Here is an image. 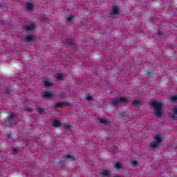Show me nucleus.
I'll return each mask as SVG.
<instances>
[{
    "instance_id": "nucleus-18",
    "label": "nucleus",
    "mask_w": 177,
    "mask_h": 177,
    "mask_svg": "<svg viewBox=\"0 0 177 177\" xmlns=\"http://www.w3.org/2000/svg\"><path fill=\"white\" fill-rule=\"evenodd\" d=\"M5 93L6 95H10L12 93V90H10V88L9 86H6L5 88Z\"/></svg>"
},
{
    "instance_id": "nucleus-14",
    "label": "nucleus",
    "mask_w": 177,
    "mask_h": 177,
    "mask_svg": "<svg viewBox=\"0 0 177 177\" xmlns=\"http://www.w3.org/2000/svg\"><path fill=\"white\" fill-rule=\"evenodd\" d=\"M43 85L46 88H49L50 86H52L53 84L50 82H44Z\"/></svg>"
},
{
    "instance_id": "nucleus-29",
    "label": "nucleus",
    "mask_w": 177,
    "mask_h": 177,
    "mask_svg": "<svg viewBox=\"0 0 177 177\" xmlns=\"http://www.w3.org/2000/svg\"><path fill=\"white\" fill-rule=\"evenodd\" d=\"M169 48L170 49H174V48H175V44H170Z\"/></svg>"
},
{
    "instance_id": "nucleus-10",
    "label": "nucleus",
    "mask_w": 177,
    "mask_h": 177,
    "mask_svg": "<svg viewBox=\"0 0 177 177\" xmlns=\"http://www.w3.org/2000/svg\"><path fill=\"white\" fill-rule=\"evenodd\" d=\"M64 158L65 160H70V161H74V160H75V158H74V156L73 155H70V154H68V155H65L64 156Z\"/></svg>"
},
{
    "instance_id": "nucleus-37",
    "label": "nucleus",
    "mask_w": 177,
    "mask_h": 177,
    "mask_svg": "<svg viewBox=\"0 0 177 177\" xmlns=\"http://www.w3.org/2000/svg\"><path fill=\"white\" fill-rule=\"evenodd\" d=\"M14 151H17V149H14Z\"/></svg>"
},
{
    "instance_id": "nucleus-6",
    "label": "nucleus",
    "mask_w": 177,
    "mask_h": 177,
    "mask_svg": "<svg viewBox=\"0 0 177 177\" xmlns=\"http://www.w3.org/2000/svg\"><path fill=\"white\" fill-rule=\"evenodd\" d=\"M118 13H120V8L115 6H113L112 10H111V15L115 16V15H118Z\"/></svg>"
},
{
    "instance_id": "nucleus-11",
    "label": "nucleus",
    "mask_w": 177,
    "mask_h": 177,
    "mask_svg": "<svg viewBox=\"0 0 177 177\" xmlns=\"http://www.w3.org/2000/svg\"><path fill=\"white\" fill-rule=\"evenodd\" d=\"M25 28L27 31H30L31 30L35 29V26H34V24L26 25Z\"/></svg>"
},
{
    "instance_id": "nucleus-23",
    "label": "nucleus",
    "mask_w": 177,
    "mask_h": 177,
    "mask_svg": "<svg viewBox=\"0 0 177 177\" xmlns=\"http://www.w3.org/2000/svg\"><path fill=\"white\" fill-rule=\"evenodd\" d=\"M114 167L116 168V169H120V168H121V163L120 162H117Z\"/></svg>"
},
{
    "instance_id": "nucleus-26",
    "label": "nucleus",
    "mask_w": 177,
    "mask_h": 177,
    "mask_svg": "<svg viewBox=\"0 0 177 177\" xmlns=\"http://www.w3.org/2000/svg\"><path fill=\"white\" fill-rule=\"evenodd\" d=\"M73 15H70L68 17L67 20L68 21H73Z\"/></svg>"
},
{
    "instance_id": "nucleus-9",
    "label": "nucleus",
    "mask_w": 177,
    "mask_h": 177,
    "mask_svg": "<svg viewBox=\"0 0 177 177\" xmlns=\"http://www.w3.org/2000/svg\"><path fill=\"white\" fill-rule=\"evenodd\" d=\"M133 104L136 107H139V106H140L142 105V101H140L138 100H134L133 101Z\"/></svg>"
},
{
    "instance_id": "nucleus-8",
    "label": "nucleus",
    "mask_w": 177,
    "mask_h": 177,
    "mask_svg": "<svg viewBox=\"0 0 177 177\" xmlns=\"http://www.w3.org/2000/svg\"><path fill=\"white\" fill-rule=\"evenodd\" d=\"M170 118H172L173 120L177 119V106L173 107V114L170 115Z\"/></svg>"
},
{
    "instance_id": "nucleus-20",
    "label": "nucleus",
    "mask_w": 177,
    "mask_h": 177,
    "mask_svg": "<svg viewBox=\"0 0 177 177\" xmlns=\"http://www.w3.org/2000/svg\"><path fill=\"white\" fill-rule=\"evenodd\" d=\"M59 95L61 99H66V97H67V94H66L64 92H60Z\"/></svg>"
},
{
    "instance_id": "nucleus-28",
    "label": "nucleus",
    "mask_w": 177,
    "mask_h": 177,
    "mask_svg": "<svg viewBox=\"0 0 177 177\" xmlns=\"http://www.w3.org/2000/svg\"><path fill=\"white\" fill-rule=\"evenodd\" d=\"M151 75H153V73H150V72H147V77H151Z\"/></svg>"
},
{
    "instance_id": "nucleus-15",
    "label": "nucleus",
    "mask_w": 177,
    "mask_h": 177,
    "mask_svg": "<svg viewBox=\"0 0 177 177\" xmlns=\"http://www.w3.org/2000/svg\"><path fill=\"white\" fill-rule=\"evenodd\" d=\"M34 41V38L31 36H29L24 39L25 42H32Z\"/></svg>"
},
{
    "instance_id": "nucleus-13",
    "label": "nucleus",
    "mask_w": 177,
    "mask_h": 177,
    "mask_svg": "<svg viewBox=\"0 0 177 177\" xmlns=\"http://www.w3.org/2000/svg\"><path fill=\"white\" fill-rule=\"evenodd\" d=\"M66 44L69 45V48H73V46H74V41H73L71 39H67Z\"/></svg>"
},
{
    "instance_id": "nucleus-12",
    "label": "nucleus",
    "mask_w": 177,
    "mask_h": 177,
    "mask_svg": "<svg viewBox=\"0 0 177 177\" xmlns=\"http://www.w3.org/2000/svg\"><path fill=\"white\" fill-rule=\"evenodd\" d=\"M109 175H110V171H109L108 170H103L102 172L101 173V176L102 177L109 176Z\"/></svg>"
},
{
    "instance_id": "nucleus-2",
    "label": "nucleus",
    "mask_w": 177,
    "mask_h": 177,
    "mask_svg": "<svg viewBox=\"0 0 177 177\" xmlns=\"http://www.w3.org/2000/svg\"><path fill=\"white\" fill-rule=\"evenodd\" d=\"M161 142H162V137L161 135L157 134L155 136L153 141L150 144V147L151 149H157L160 146Z\"/></svg>"
},
{
    "instance_id": "nucleus-30",
    "label": "nucleus",
    "mask_w": 177,
    "mask_h": 177,
    "mask_svg": "<svg viewBox=\"0 0 177 177\" xmlns=\"http://www.w3.org/2000/svg\"><path fill=\"white\" fill-rule=\"evenodd\" d=\"M6 137L8 138H12V134L8 133V134H6Z\"/></svg>"
},
{
    "instance_id": "nucleus-27",
    "label": "nucleus",
    "mask_w": 177,
    "mask_h": 177,
    "mask_svg": "<svg viewBox=\"0 0 177 177\" xmlns=\"http://www.w3.org/2000/svg\"><path fill=\"white\" fill-rule=\"evenodd\" d=\"M86 99V100H92L93 98L91 95H87Z\"/></svg>"
},
{
    "instance_id": "nucleus-5",
    "label": "nucleus",
    "mask_w": 177,
    "mask_h": 177,
    "mask_svg": "<svg viewBox=\"0 0 177 177\" xmlns=\"http://www.w3.org/2000/svg\"><path fill=\"white\" fill-rule=\"evenodd\" d=\"M41 97L43 99H52V97H53V94L50 91H45L41 93Z\"/></svg>"
},
{
    "instance_id": "nucleus-31",
    "label": "nucleus",
    "mask_w": 177,
    "mask_h": 177,
    "mask_svg": "<svg viewBox=\"0 0 177 177\" xmlns=\"http://www.w3.org/2000/svg\"><path fill=\"white\" fill-rule=\"evenodd\" d=\"M26 111H29L30 113H31V111H32V109L30 108H27Z\"/></svg>"
},
{
    "instance_id": "nucleus-32",
    "label": "nucleus",
    "mask_w": 177,
    "mask_h": 177,
    "mask_svg": "<svg viewBox=\"0 0 177 177\" xmlns=\"http://www.w3.org/2000/svg\"><path fill=\"white\" fill-rule=\"evenodd\" d=\"M158 35H162V32H161V30H158Z\"/></svg>"
},
{
    "instance_id": "nucleus-7",
    "label": "nucleus",
    "mask_w": 177,
    "mask_h": 177,
    "mask_svg": "<svg viewBox=\"0 0 177 177\" xmlns=\"http://www.w3.org/2000/svg\"><path fill=\"white\" fill-rule=\"evenodd\" d=\"M68 106H70V104L67 102H61L55 104V109H59V107H68Z\"/></svg>"
},
{
    "instance_id": "nucleus-1",
    "label": "nucleus",
    "mask_w": 177,
    "mask_h": 177,
    "mask_svg": "<svg viewBox=\"0 0 177 177\" xmlns=\"http://www.w3.org/2000/svg\"><path fill=\"white\" fill-rule=\"evenodd\" d=\"M154 109V114L156 117H162V104L158 102L153 101L151 103Z\"/></svg>"
},
{
    "instance_id": "nucleus-24",
    "label": "nucleus",
    "mask_w": 177,
    "mask_h": 177,
    "mask_svg": "<svg viewBox=\"0 0 177 177\" xmlns=\"http://www.w3.org/2000/svg\"><path fill=\"white\" fill-rule=\"evenodd\" d=\"M57 80H63V75H62V74H60V73H57Z\"/></svg>"
},
{
    "instance_id": "nucleus-21",
    "label": "nucleus",
    "mask_w": 177,
    "mask_h": 177,
    "mask_svg": "<svg viewBox=\"0 0 177 177\" xmlns=\"http://www.w3.org/2000/svg\"><path fill=\"white\" fill-rule=\"evenodd\" d=\"M171 102H177V95H173L170 97Z\"/></svg>"
},
{
    "instance_id": "nucleus-33",
    "label": "nucleus",
    "mask_w": 177,
    "mask_h": 177,
    "mask_svg": "<svg viewBox=\"0 0 177 177\" xmlns=\"http://www.w3.org/2000/svg\"><path fill=\"white\" fill-rule=\"evenodd\" d=\"M66 129H70V126L67 125L66 126Z\"/></svg>"
},
{
    "instance_id": "nucleus-34",
    "label": "nucleus",
    "mask_w": 177,
    "mask_h": 177,
    "mask_svg": "<svg viewBox=\"0 0 177 177\" xmlns=\"http://www.w3.org/2000/svg\"><path fill=\"white\" fill-rule=\"evenodd\" d=\"M64 161H60V162H59V164H64Z\"/></svg>"
},
{
    "instance_id": "nucleus-19",
    "label": "nucleus",
    "mask_w": 177,
    "mask_h": 177,
    "mask_svg": "<svg viewBox=\"0 0 177 177\" xmlns=\"http://www.w3.org/2000/svg\"><path fill=\"white\" fill-rule=\"evenodd\" d=\"M99 121L100 124H105V125H107V124H109V121L106 119L100 118Z\"/></svg>"
},
{
    "instance_id": "nucleus-17",
    "label": "nucleus",
    "mask_w": 177,
    "mask_h": 177,
    "mask_svg": "<svg viewBox=\"0 0 177 177\" xmlns=\"http://www.w3.org/2000/svg\"><path fill=\"white\" fill-rule=\"evenodd\" d=\"M33 8H34V6L32 5V3H28L26 4V9H28V10H32Z\"/></svg>"
},
{
    "instance_id": "nucleus-4",
    "label": "nucleus",
    "mask_w": 177,
    "mask_h": 177,
    "mask_svg": "<svg viewBox=\"0 0 177 177\" xmlns=\"http://www.w3.org/2000/svg\"><path fill=\"white\" fill-rule=\"evenodd\" d=\"M9 121L6 122L5 125L8 126V124L10 125L13 124H16L17 121H19V118H17V115H15L14 113H10V115L8 117Z\"/></svg>"
},
{
    "instance_id": "nucleus-36",
    "label": "nucleus",
    "mask_w": 177,
    "mask_h": 177,
    "mask_svg": "<svg viewBox=\"0 0 177 177\" xmlns=\"http://www.w3.org/2000/svg\"><path fill=\"white\" fill-rule=\"evenodd\" d=\"M113 177H121V176H114Z\"/></svg>"
},
{
    "instance_id": "nucleus-22",
    "label": "nucleus",
    "mask_w": 177,
    "mask_h": 177,
    "mask_svg": "<svg viewBox=\"0 0 177 177\" xmlns=\"http://www.w3.org/2000/svg\"><path fill=\"white\" fill-rule=\"evenodd\" d=\"M37 113H39V114H42V113H44V110L41 107H38L37 109Z\"/></svg>"
},
{
    "instance_id": "nucleus-16",
    "label": "nucleus",
    "mask_w": 177,
    "mask_h": 177,
    "mask_svg": "<svg viewBox=\"0 0 177 177\" xmlns=\"http://www.w3.org/2000/svg\"><path fill=\"white\" fill-rule=\"evenodd\" d=\"M53 125L55 128H57L59 127H62V123L59 122V121L55 120V121L53 122Z\"/></svg>"
},
{
    "instance_id": "nucleus-35",
    "label": "nucleus",
    "mask_w": 177,
    "mask_h": 177,
    "mask_svg": "<svg viewBox=\"0 0 177 177\" xmlns=\"http://www.w3.org/2000/svg\"><path fill=\"white\" fill-rule=\"evenodd\" d=\"M123 114H126V117H128V115H129L127 113H125Z\"/></svg>"
},
{
    "instance_id": "nucleus-25",
    "label": "nucleus",
    "mask_w": 177,
    "mask_h": 177,
    "mask_svg": "<svg viewBox=\"0 0 177 177\" xmlns=\"http://www.w3.org/2000/svg\"><path fill=\"white\" fill-rule=\"evenodd\" d=\"M131 165H132L133 167H135V166L138 165V162H137L136 160H133V161L131 162Z\"/></svg>"
},
{
    "instance_id": "nucleus-3",
    "label": "nucleus",
    "mask_w": 177,
    "mask_h": 177,
    "mask_svg": "<svg viewBox=\"0 0 177 177\" xmlns=\"http://www.w3.org/2000/svg\"><path fill=\"white\" fill-rule=\"evenodd\" d=\"M111 104L113 107H118V106H121V104H128V101L125 99L117 98L111 102Z\"/></svg>"
}]
</instances>
